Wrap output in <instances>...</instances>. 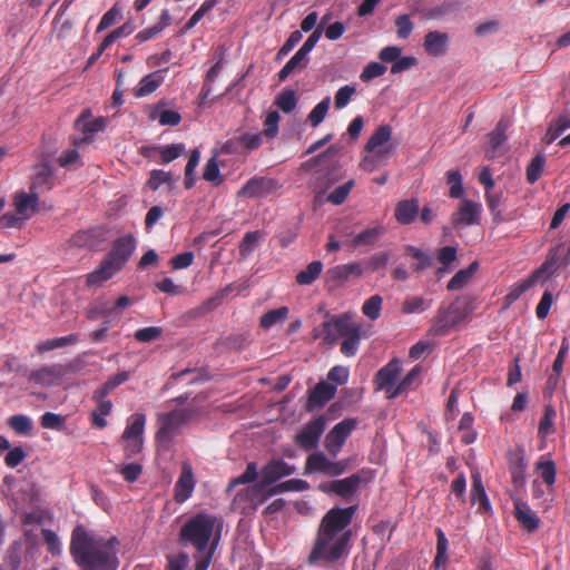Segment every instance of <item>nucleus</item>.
Listing matches in <instances>:
<instances>
[{
	"label": "nucleus",
	"instance_id": "f257e3e1",
	"mask_svg": "<svg viewBox=\"0 0 570 570\" xmlns=\"http://www.w3.org/2000/svg\"><path fill=\"white\" fill-rule=\"evenodd\" d=\"M117 544L116 538L105 539L77 525L71 534L70 552L83 570H116Z\"/></svg>",
	"mask_w": 570,
	"mask_h": 570
},
{
	"label": "nucleus",
	"instance_id": "f03ea898",
	"mask_svg": "<svg viewBox=\"0 0 570 570\" xmlns=\"http://www.w3.org/2000/svg\"><path fill=\"white\" fill-rule=\"evenodd\" d=\"M223 530V521L214 515L199 513L193 517L180 530V539L194 546L198 552L217 546Z\"/></svg>",
	"mask_w": 570,
	"mask_h": 570
},
{
	"label": "nucleus",
	"instance_id": "7ed1b4c3",
	"mask_svg": "<svg viewBox=\"0 0 570 570\" xmlns=\"http://www.w3.org/2000/svg\"><path fill=\"white\" fill-rule=\"evenodd\" d=\"M136 248V240L131 235L118 238L111 250L94 272L87 275L88 286H100L116 275L131 257Z\"/></svg>",
	"mask_w": 570,
	"mask_h": 570
},
{
	"label": "nucleus",
	"instance_id": "20e7f679",
	"mask_svg": "<svg viewBox=\"0 0 570 570\" xmlns=\"http://www.w3.org/2000/svg\"><path fill=\"white\" fill-rule=\"evenodd\" d=\"M472 308L465 298H456L445 308H440L429 330L433 336H444L468 320Z\"/></svg>",
	"mask_w": 570,
	"mask_h": 570
},
{
	"label": "nucleus",
	"instance_id": "39448f33",
	"mask_svg": "<svg viewBox=\"0 0 570 570\" xmlns=\"http://www.w3.org/2000/svg\"><path fill=\"white\" fill-rule=\"evenodd\" d=\"M561 246L550 252L548 259L530 277L515 284L505 296L507 305L514 303L527 289L544 283L561 266Z\"/></svg>",
	"mask_w": 570,
	"mask_h": 570
},
{
	"label": "nucleus",
	"instance_id": "423d86ee",
	"mask_svg": "<svg viewBox=\"0 0 570 570\" xmlns=\"http://www.w3.org/2000/svg\"><path fill=\"white\" fill-rule=\"evenodd\" d=\"M348 538H342L328 532L317 531L314 547L308 557V562L318 560L336 561L347 553Z\"/></svg>",
	"mask_w": 570,
	"mask_h": 570
},
{
	"label": "nucleus",
	"instance_id": "0eeeda50",
	"mask_svg": "<svg viewBox=\"0 0 570 570\" xmlns=\"http://www.w3.org/2000/svg\"><path fill=\"white\" fill-rule=\"evenodd\" d=\"M194 411L190 409H175L167 413L158 414V422L160 424L156 439L157 441L168 446L173 438L178 431L193 417Z\"/></svg>",
	"mask_w": 570,
	"mask_h": 570
},
{
	"label": "nucleus",
	"instance_id": "6e6552de",
	"mask_svg": "<svg viewBox=\"0 0 570 570\" xmlns=\"http://www.w3.org/2000/svg\"><path fill=\"white\" fill-rule=\"evenodd\" d=\"M355 507L333 508L322 519L318 531L328 532L342 538L351 539V531L346 528L355 513Z\"/></svg>",
	"mask_w": 570,
	"mask_h": 570
},
{
	"label": "nucleus",
	"instance_id": "1a4fd4ad",
	"mask_svg": "<svg viewBox=\"0 0 570 570\" xmlns=\"http://www.w3.org/2000/svg\"><path fill=\"white\" fill-rule=\"evenodd\" d=\"M146 415L135 413L127 419L122 433V441L128 456H132L142 450Z\"/></svg>",
	"mask_w": 570,
	"mask_h": 570
},
{
	"label": "nucleus",
	"instance_id": "9d476101",
	"mask_svg": "<svg viewBox=\"0 0 570 570\" xmlns=\"http://www.w3.org/2000/svg\"><path fill=\"white\" fill-rule=\"evenodd\" d=\"M324 341L334 344L338 336L347 337L361 332V325L353 322L351 314L335 316L323 323Z\"/></svg>",
	"mask_w": 570,
	"mask_h": 570
},
{
	"label": "nucleus",
	"instance_id": "9b49d317",
	"mask_svg": "<svg viewBox=\"0 0 570 570\" xmlns=\"http://www.w3.org/2000/svg\"><path fill=\"white\" fill-rule=\"evenodd\" d=\"M345 468L346 465L343 462L332 461L324 453L316 452L307 458L305 474L320 472L330 476H337L345 471Z\"/></svg>",
	"mask_w": 570,
	"mask_h": 570
},
{
	"label": "nucleus",
	"instance_id": "f8f14e48",
	"mask_svg": "<svg viewBox=\"0 0 570 570\" xmlns=\"http://www.w3.org/2000/svg\"><path fill=\"white\" fill-rule=\"evenodd\" d=\"M107 119L105 117L92 118L90 109L82 110L81 115L75 121L77 130L81 131L85 137L75 140V145L80 147L82 144L89 142L90 138L106 128Z\"/></svg>",
	"mask_w": 570,
	"mask_h": 570
},
{
	"label": "nucleus",
	"instance_id": "ddd939ff",
	"mask_svg": "<svg viewBox=\"0 0 570 570\" xmlns=\"http://www.w3.org/2000/svg\"><path fill=\"white\" fill-rule=\"evenodd\" d=\"M482 205L480 203L463 199L458 210L452 215V225L454 228H462L472 225H479L481 220Z\"/></svg>",
	"mask_w": 570,
	"mask_h": 570
},
{
	"label": "nucleus",
	"instance_id": "4468645a",
	"mask_svg": "<svg viewBox=\"0 0 570 570\" xmlns=\"http://www.w3.org/2000/svg\"><path fill=\"white\" fill-rule=\"evenodd\" d=\"M354 429L355 421L343 420L328 432L325 438V448L333 458L337 456L343 444Z\"/></svg>",
	"mask_w": 570,
	"mask_h": 570
},
{
	"label": "nucleus",
	"instance_id": "2eb2a0df",
	"mask_svg": "<svg viewBox=\"0 0 570 570\" xmlns=\"http://www.w3.org/2000/svg\"><path fill=\"white\" fill-rule=\"evenodd\" d=\"M326 425V420L323 416L316 417L305 424L302 430L296 434V443L306 451L314 449L320 441Z\"/></svg>",
	"mask_w": 570,
	"mask_h": 570
},
{
	"label": "nucleus",
	"instance_id": "dca6fc26",
	"mask_svg": "<svg viewBox=\"0 0 570 570\" xmlns=\"http://www.w3.org/2000/svg\"><path fill=\"white\" fill-rule=\"evenodd\" d=\"M401 373L400 361L394 358L383 366L375 376L377 390L385 391L390 399V393L396 387L395 381Z\"/></svg>",
	"mask_w": 570,
	"mask_h": 570
},
{
	"label": "nucleus",
	"instance_id": "f3484780",
	"mask_svg": "<svg viewBox=\"0 0 570 570\" xmlns=\"http://www.w3.org/2000/svg\"><path fill=\"white\" fill-rule=\"evenodd\" d=\"M13 205L20 218L27 220L39 210L38 194L30 189V193L18 191L13 196Z\"/></svg>",
	"mask_w": 570,
	"mask_h": 570
},
{
	"label": "nucleus",
	"instance_id": "a211bd4d",
	"mask_svg": "<svg viewBox=\"0 0 570 570\" xmlns=\"http://www.w3.org/2000/svg\"><path fill=\"white\" fill-rule=\"evenodd\" d=\"M195 484L193 468L188 462H184L180 476L175 484V500L179 503L187 501L193 494Z\"/></svg>",
	"mask_w": 570,
	"mask_h": 570
},
{
	"label": "nucleus",
	"instance_id": "6ab92c4d",
	"mask_svg": "<svg viewBox=\"0 0 570 570\" xmlns=\"http://www.w3.org/2000/svg\"><path fill=\"white\" fill-rule=\"evenodd\" d=\"M63 367L59 364L45 365L29 374V381L43 386L56 385L63 376Z\"/></svg>",
	"mask_w": 570,
	"mask_h": 570
},
{
	"label": "nucleus",
	"instance_id": "aec40b11",
	"mask_svg": "<svg viewBox=\"0 0 570 570\" xmlns=\"http://www.w3.org/2000/svg\"><path fill=\"white\" fill-rule=\"evenodd\" d=\"M392 137V128L389 125H381L368 138L365 145L366 153H379L389 149L393 153V146L389 144Z\"/></svg>",
	"mask_w": 570,
	"mask_h": 570
},
{
	"label": "nucleus",
	"instance_id": "412c9836",
	"mask_svg": "<svg viewBox=\"0 0 570 570\" xmlns=\"http://www.w3.org/2000/svg\"><path fill=\"white\" fill-rule=\"evenodd\" d=\"M450 37L445 32L430 31L424 37V49L433 57L444 56L448 51Z\"/></svg>",
	"mask_w": 570,
	"mask_h": 570
},
{
	"label": "nucleus",
	"instance_id": "4be33fe9",
	"mask_svg": "<svg viewBox=\"0 0 570 570\" xmlns=\"http://www.w3.org/2000/svg\"><path fill=\"white\" fill-rule=\"evenodd\" d=\"M295 466L286 463L283 460H273L262 471L264 483L271 484L281 478L292 475L295 472Z\"/></svg>",
	"mask_w": 570,
	"mask_h": 570
},
{
	"label": "nucleus",
	"instance_id": "5701e85b",
	"mask_svg": "<svg viewBox=\"0 0 570 570\" xmlns=\"http://www.w3.org/2000/svg\"><path fill=\"white\" fill-rule=\"evenodd\" d=\"M420 206L416 198L403 199L396 204L395 219L402 225H409L415 220L419 215Z\"/></svg>",
	"mask_w": 570,
	"mask_h": 570
},
{
	"label": "nucleus",
	"instance_id": "b1692460",
	"mask_svg": "<svg viewBox=\"0 0 570 570\" xmlns=\"http://www.w3.org/2000/svg\"><path fill=\"white\" fill-rule=\"evenodd\" d=\"M385 233H386V229L382 225H375L372 227H367L366 229L356 234L350 240V245L353 247L372 246V245L376 244Z\"/></svg>",
	"mask_w": 570,
	"mask_h": 570
},
{
	"label": "nucleus",
	"instance_id": "393cba45",
	"mask_svg": "<svg viewBox=\"0 0 570 570\" xmlns=\"http://www.w3.org/2000/svg\"><path fill=\"white\" fill-rule=\"evenodd\" d=\"M274 183L267 178H253L239 190V196L264 197L273 189Z\"/></svg>",
	"mask_w": 570,
	"mask_h": 570
},
{
	"label": "nucleus",
	"instance_id": "a878e982",
	"mask_svg": "<svg viewBox=\"0 0 570 570\" xmlns=\"http://www.w3.org/2000/svg\"><path fill=\"white\" fill-rule=\"evenodd\" d=\"M514 514L519 523L528 531L531 532L538 529L540 520L527 503L517 501Z\"/></svg>",
	"mask_w": 570,
	"mask_h": 570
},
{
	"label": "nucleus",
	"instance_id": "bb28decb",
	"mask_svg": "<svg viewBox=\"0 0 570 570\" xmlns=\"http://www.w3.org/2000/svg\"><path fill=\"white\" fill-rule=\"evenodd\" d=\"M472 489H471V501L473 504L479 503V510L488 512L491 507L485 493V489L482 484L481 474L473 472L472 475Z\"/></svg>",
	"mask_w": 570,
	"mask_h": 570
},
{
	"label": "nucleus",
	"instance_id": "cd10ccee",
	"mask_svg": "<svg viewBox=\"0 0 570 570\" xmlns=\"http://www.w3.org/2000/svg\"><path fill=\"white\" fill-rule=\"evenodd\" d=\"M336 386L330 382H320L311 393L309 404L312 406H323L327 401L334 397Z\"/></svg>",
	"mask_w": 570,
	"mask_h": 570
},
{
	"label": "nucleus",
	"instance_id": "c85d7f7f",
	"mask_svg": "<svg viewBox=\"0 0 570 570\" xmlns=\"http://www.w3.org/2000/svg\"><path fill=\"white\" fill-rule=\"evenodd\" d=\"M163 81L164 77L160 71H154L151 73H148L147 76L142 77V79L139 81V85L135 89V96L145 97L153 94L157 90V88L161 85Z\"/></svg>",
	"mask_w": 570,
	"mask_h": 570
},
{
	"label": "nucleus",
	"instance_id": "c756f323",
	"mask_svg": "<svg viewBox=\"0 0 570 570\" xmlns=\"http://www.w3.org/2000/svg\"><path fill=\"white\" fill-rule=\"evenodd\" d=\"M361 483L362 478L360 474H352L345 479L336 480L335 494L345 499L350 498L360 489Z\"/></svg>",
	"mask_w": 570,
	"mask_h": 570
},
{
	"label": "nucleus",
	"instance_id": "7c9ffc66",
	"mask_svg": "<svg viewBox=\"0 0 570 570\" xmlns=\"http://www.w3.org/2000/svg\"><path fill=\"white\" fill-rule=\"evenodd\" d=\"M422 367L420 365L414 366L406 376L396 385V387L390 393V399H395L400 394L413 389L419 383Z\"/></svg>",
	"mask_w": 570,
	"mask_h": 570
},
{
	"label": "nucleus",
	"instance_id": "2f4dec72",
	"mask_svg": "<svg viewBox=\"0 0 570 570\" xmlns=\"http://www.w3.org/2000/svg\"><path fill=\"white\" fill-rule=\"evenodd\" d=\"M390 157V150H381L379 153H367L361 160L360 167L367 171L372 173Z\"/></svg>",
	"mask_w": 570,
	"mask_h": 570
},
{
	"label": "nucleus",
	"instance_id": "473e14b6",
	"mask_svg": "<svg viewBox=\"0 0 570 570\" xmlns=\"http://www.w3.org/2000/svg\"><path fill=\"white\" fill-rule=\"evenodd\" d=\"M323 264L314 261L307 267L296 275V282L299 285H311L322 273Z\"/></svg>",
	"mask_w": 570,
	"mask_h": 570
},
{
	"label": "nucleus",
	"instance_id": "72a5a7b5",
	"mask_svg": "<svg viewBox=\"0 0 570 570\" xmlns=\"http://www.w3.org/2000/svg\"><path fill=\"white\" fill-rule=\"evenodd\" d=\"M306 65H307V57L297 50L296 53L281 69L279 73H278L279 80H285L295 70L303 69L306 67Z\"/></svg>",
	"mask_w": 570,
	"mask_h": 570
},
{
	"label": "nucleus",
	"instance_id": "f704fd0d",
	"mask_svg": "<svg viewBox=\"0 0 570 570\" xmlns=\"http://www.w3.org/2000/svg\"><path fill=\"white\" fill-rule=\"evenodd\" d=\"M502 193H494L485 190V202L487 206L490 209L493 220L497 223H501L503 220L502 217Z\"/></svg>",
	"mask_w": 570,
	"mask_h": 570
},
{
	"label": "nucleus",
	"instance_id": "c9c22d12",
	"mask_svg": "<svg viewBox=\"0 0 570 570\" xmlns=\"http://www.w3.org/2000/svg\"><path fill=\"white\" fill-rule=\"evenodd\" d=\"M132 31H134V27L129 22H127V23L122 24L121 27L111 31L100 43V46L98 48V56H100L115 41H117L121 37L129 36Z\"/></svg>",
	"mask_w": 570,
	"mask_h": 570
},
{
	"label": "nucleus",
	"instance_id": "e433bc0d",
	"mask_svg": "<svg viewBox=\"0 0 570 570\" xmlns=\"http://www.w3.org/2000/svg\"><path fill=\"white\" fill-rule=\"evenodd\" d=\"M288 308L283 306L276 309H272L265 313L261 317V326L264 328H271L272 326L285 322L288 316Z\"/></svg>",
	"mask_w": 570,
	"mask_h": 570
},
{
	"label": "nucleus",
	"instance_id": "4c0bfd02",
	"mask_svg": "<svg viewBox=\"0 0 570 570\" xmlns=\"http://www.w3.org/2000/svg\"><path fill=\"white\" fill-rule=\"evenodd\" d=\"M179 179V176L173 177L169 171L155 169L150 173V177L148 179V186L153 190H157L160 186L167 184L171 185L173 183L177 181Z\"/></svg>",
	"mask_w": 570,
	"mask_h": 570
},
{
	"label": "nucleus",
	"instance_id": "58836bf2",
	"mask_svg": "<svg viewBox=\"0 0 570 570\" xmlns=\"http://www.w3.org/2000/svg\"><path fill=\"white\" fill-rule=\"evenodd\" d=\"M355 185V181L354 179H350L347 180L346 183H344L343 185L336 187L333 191H331L327 197H326V200L333 205H342L348 194L351 193L352 188L354 187Z\"/></svg>",
	"mask_w": 570,
	"mask_h": 570
},
{
	"label": "nucleus",
	"instance_id": "ea45409f",
	"mask_svg": "<svg viewBox=\"0 0 570 570\" xmlns=\"http://www.w3.org/2000/svg\"><path fill=\"white\" fill-rule=\"evenodd\" d=\"M331 105V97H325L309 112L307 119L313 127H317L326 117Z\"/></svg>",
	"mask_w": 570,
	"mask_h": 570
},
{
	"label": "nucleus",
	"instance_id": "a19ab883",
	"mask_svg": "<svg viewBox=\"0 0 570 570\" xmlns=\"http://www.w3.org/2000/svg\"><path fill=\"white\" fill-rule=\"evenodd\" d=\"M431 306V301L425 299L421 296L407 297L403 305L402 311L405 314H420Z\"/></svg>",
	"mask_w": 570,
	"mask_h": 570
},
{
	"label": "nucleus",
	"instance_id": "79ce46f5",
	"mask_svg": "<svg viewBox=\"0 0 570 570\" xmlns=\"http://www.w3.org/2000/svg\"><path fill=\"white\" fill-rule=\"evenodd\" d=\"M383 299L380 295H373L362 306L363 314L372 321H375L381 315Z\"/></svg>",
	"mask_w": 570,
	"mask_h": 570
},
{
	"label": "nucleus",
	"instance_id": "37998d69",
	"mask_svg": "<svg viewBox=\"0 0 570 570\" xmlns=\"http://www.w3.org/2000/svg\"><path fill=\"white\" fill-rule=\"evenodd\" d=\"M129 379V373L126 371L119 372L116 375L111 376L102 386L97 389L95 393L99 394V396H106L117 386L125 383Z\"/></svg>",
	"mask_w": 570,
	"mask_h": 570
},
{
	"label": "nucleus",
	"instance_id": "c03bdc74",
	"mask_svg": "<svg viewBox=\"0 0 570 570\" xmlns=\"http://www.w3.org/2000/svg\"><path fill=\"white\" fill-rule=\"evenodd\" d=\"M546 165V157L542 154L537 155L527 169V179L529 183H535L542 175Z\"/></svg>",
	"mask_w": 570,
	"mask_h": 570
},
{
	"label": "nucleus",
	"instance_id": "a18cd8bd",
	"mask_svg": "<svg viewBox=\"0 0 570 570\" xmlns=\"http://www.w3.org/2000/svg\"><path fill=\"white\" fill-rule=\"evenodd\" d=\"M263 236L259 232H248L245 234L243 242L239 246V253L243 257L248 256L257 247Z\"/></svg>",
	"mask_w": 570,
	"mask_h": 570
},
{
	"label": "nucleus",
	"instance_id": "49530a36",
	"mask_svg": "<svg viewBox=\"0 0 570 570\" xmlns=\"http://www.w3.org/2000/svg\"><path fill=\"white\" fill-rule=\"evenodd\" d=\"M356 94V87L351 85H345L341 87L334 97V106L336 109H343L345 108L350 101L352 100L353 96Z\"/></svg>",
	"mask_w": 570,
	"mask_h": 570
},
{
	"label": "nucleus",
	"instance_id": "de8ad7c7",
	"mask_svg": "<svg viewBox=\"0 0 570 570\" xmlns=\"http://www.w3.org/2000/svg\"><path fill=\"white\" fill-rule=\"evenodd\" d=\"M275 104L284 112L293 111L297 104L295 92L291 89L281 91L276 97Z\"/></svg>",
	"mask_w": 570,
	"mask_h": 570
},
{
	"label": "nucleus",
	"instance_id": "09e8293b",
	"mask_svg": "<svg viewBox=\"0 0 570 570\" xmlns=\"http://www.w3.org/2000/svg\"><path fill=\"white\" fill-rule=\"evenodd\" d=\"M41 426L49 430H62L66 423V417L61 414L53 412H46L40 420Z\"/></svg>",
	"mask_w": 570,
	"mask_h": 570
},
{
	"label": "nucleus",
	"instance_id": "8fccbe9b",
	"mask_svg": "<svg viewBox=\"0 0 570 570\" xmlns=\"http://www.w3.org/2000/svg\"><path fill=\"white\" fill-rule=\"evenodd\" d=\"M151 117L157 119L161 126H177L181 120L177 111L169 109L157 110Z\"/></svg>",
	"mask_w": 570,
	"mask_h": 570
},
{
	"label": "nucleus",
	"instance_id": "3c124183",
	"mask_svg": "<svg viewBox=\"0 0 570 570\" xmlns=\"http://www.w3.org/2000/svg\"><path fill=\"white\" fill-rule=\"evenodd\" d=\"M557 413L551 405L544 407L543 416L539 423V434L544 438L553 430V420Z\"/></svg>",
	"mask_w": 570,
	"mask_h": 570
},
{
	"label": "nucleus",
	"instance_id": "603ef678",
	"mask_svg": "<svg viewBox=\"0 0 570 570\" xmlns=\"http://www.w3.org/2000/svg\"><path fill=\"white\" fill-rule=\"evenodd\" d=\"M9 425L19 434H29L32 430L31 419L22 414L11 416Z\"/></svg>",
	"mask_w": 570,
	"mask_h": 570
},
{
	"label": "nucleus",
	"instance_id": "864d4df0",
	"mask_svg": "<svg viewBox=\"0 0 570 570\" xmlns=\"http://www.w3.org/2000/svg\"><path fill=\"white\" fill-rule=\"evenodd\" d=\"M448 184L450 187V197L459 198L463 194L462 176L459 170H449L446 173Z\"/></svg>",
	"mask_w": 570,
	"mask_h": 570
},
{
	"label": "nucleus",
	"instance_id": "5fc2aeb1",
	"mask_svg": "<svg viewBox=\"0 0 570 570\" xmlns=\"http://www.w3.org/2000/svg\"><path fill=\"white\" fill-rule=\"evenodd\" d=\"M51 175V168L47 164L38 165L36 167V173L30 189L35 190L36 188H39L42 185L47 184Z\"/></svg>",
	"mask_w": 570,
	"mask_h": 570
},
{
	"label": "nucleus",
	"instance_id": "6e6d98bb",
	"mask_svg": "<svg viewBox=\"0 0 570 570\" xmlns=\"http://www.w3.org/2000/svg\"><path fill=\"white\" fill-rule=\"evenodd\" d=\"M121 17V8H119L117 4L111 7L100 19V22L97 27V32H100L114 23H116Z\"/></svg>",
	"mask_w": 570,
	"mask_h": 570
},
{
	"label": "nucleus",
	"instance_id": "4d7b16f0",
	"mask_svg": "<svg viewBox=\"0 0 570 570\" xmlns=\"http://www.w3.org/2000/svg\"><path fill=\"white\" fill-rule=\"evenodd\" d=\"M185 151L184 144H171L160 149V157L164 164H168L178 158Z\"/></svg>",
	"mask_w": 570,
	"mask_h": 570
},
{
	"label": "nucleus",
	"instance_id": "13d9d810",
	"mask_svg": "<svg viewBox=\"0 0 570 570\" xmlns=\"http://www.w3.org/2000/svg\"><path fill=\"white\" fill-rule=\"evenodd\" d=\"M161 333L163 330L158 326L144 327L135 332V338L138 342L144 343L153 342L155 340H158L161 336Z\"/></svg>",
	"mask_w": 570,
	"mask_h": 570
},
{
	"label": "nucleus",
	"instance_id": "bf43d9fd",
	"mask_svg": "<svg viewBox=\"0 0 570 570\" xmlns=\"http://www.w3.org/2000/svg\"><path fill=\"white\" fill-rule=\"evenodd\" d=\"M537 469L540 471V475L544 483L551 487L556 481V466L552 461L539 462Z\"/></svg>",
	"mask_w": 570,
	"mask_h": 570
},
{
	"label": "nucleus",
	"instance_id": "052dcab7",
	"mask_svg": "<svg viewBox=\"0 0 570 570\" xmlns=\"http://www.w3.org/2000/svg\"><path fill=\"white\" fill-rule=\"evenodd\" d=\"M220 170L218 167V163L216 156H213L204 168L203 178L209 183H219Z\"/></svg>",
	"mask_w": 570,
	"mask_h": 570
},
{
	"label": "nucleus",
	"instance_id": "680f3d73",
	"mask_svg": "<svg viewBox=\"0 0 570 570\" xmlns=\"http://www.w3.org/2000/svg\"><path fill=\"white\" fill-rule=\"evenodd\" d=\"M405 252L417 259L416 269H423L432 265V258L422 249L409 245L405 247Z\"/></svg>",
	"mask_w": 570,
	"mask_h": 570
},
{
	"label": "nucleus",
	"instance_id": "e2e57ef3",
	"mask_svg": "<svg viewBox=\"0 0 570 570\" xmlns=\"http://www.w3.org/2000/svg\"><path fill=\"white\" fill-rule=\"evenodd\" d=\"M396 33L400 39H406L410 37L413 30V22L407 14L399 16L395 19Z\"/></svg>",
	"mask_w": 570,
	"mask_h": 570
},
{
	"label": "nucleus",
	"instance_id": "0e129e2a",
	"mask_svg": "<svg viewBox=\"0 0 570 570\" xmlns=\"http://www.w3.org/2000/svg\"><path fill=\"white\" fill-rule=\"evenodd\" d=\"M360 341H361V332L356 333L354 335L344 337V341L341 344V352L345 356H348V357L354 356L358 350Z\"/></svg>",
	"mask_w": 570,
	"mask_h": 570
},
{
	"label": "nucleus",
	"instance_id": "69168bd1",
	"mask_svg": "<svg viewBox=\"0 0 570 570\" xmlns=\"http://www.w3.org/2000/svg\"><path fill=\"white\" fill-rule=\"evenodd\" d=\"M344 173L341 170L340 164H334L327 173L322 177V185L324 189L330 188L341 179H343Z\"/></svg>",
	"mask_w": 570,
	"mask_h": 570
},
{
	"label": "nucleus",
	"instance_id": "338daca9",
	"mask_svg": "<svg viewBox=\"0 0 570 570\" xmlns=\"http://www.w3.org/2000/svg\"><path fill=\"white\" fill-rule=\"evenodd\" d=\"M470 279L471 272L461 269L449 281L446 288L449 291H459L464 287Z\"/></svg>",
	"mask_w": 570,
	"mask_h": 570
},
{
	"label": "nucleus",
	"instance_id": "774afa93",
	"mask_svg": "<svg viewBox=\"0 0 570 570\" xmlns=\"http://www.w3.org/2000/svg\"><path fill=\"white\" fill-rule=\"evenodd\" d=\"M386 71V67L380 62H370L362 71L361 79L363 81H368L373 78L380 77L384 75Z\"/></svg>",
	"mask_w": 570,
	"mask_h": 570
}]
</instances>
